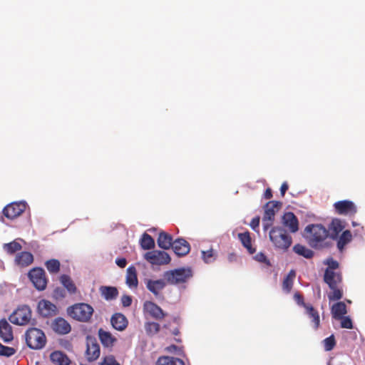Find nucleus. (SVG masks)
I'll return each instance as SVG.
<instances>
[{"instance_id":"57","label":"nucleus","mask_w":365,"mask_h":365,"mask_svg":"<svg viewBox=\"0 0 365 365\" xmlns=\"http://www.w3.org/2000/svg\"><path fill=\"white\" fill-rule=\"evenodd\" d=\"M351 224H352V226H353V227H356V226H359V223H357L356 222H354V221H353V222H351Z\"/></svg>"},{"instance_id":"52","label":"nucleus","mask_w":365,"mask_h":365,"mask_svg":"<svg viewBox=\"0 0 365 365\" xmlns=\"http://www.w3.org/2000/svg\"><path fill=\"white\" fill-rule=\"evenodd\" d=\"M272 224V220H264V217L262 218L263 228L265 231L271 227Z\"/></svg>"},{"instance_id":"36","label":"nucleus","mask_w":365,"mask_h":365,"mask_svg":"<svg viewBox=\"0 0 365 365\" xmlns=\"http://www.w3.org/2000/svg\"><path fill=\"white\" fill-rule=\"evenodd\" d=\"M101 292L102 296L106 300H112L115 299L118 294L117 289L113 287H102L101 288Z\"/></svg>"},{"instance_id":"3","label":"nucleus","mask_w":365,"mask_h":365,"mask_svg":"<svg viewBox=\"0 0 365 365\" xmlns=\"http://www.w3.org/2000/svg\"><path fill=\"white\" fill-rule=\"evenodd\" d=\"M163 277L167 283L178 285L187 282L192 277V271L190 267L178 268L164 272Z\"/></svg>"},{"instance_id":"56","label":"nucleus","mask_w":365,"mask_h":365,"mask_svg":"<svg viewBox=\"0 0 365 365\" xmlns=\"http://www.w3.org/2000/svg\"><path fill=\"white\" fill-rule=\"evenodd\" d=\"M272 195L271 190L269 188L267 189L264 192V197L267 199H269L272 197Z\"/></svg>"},{"instance_id":"15","label":"nucleus","mask_w":365,"mask_h":365,"mask_svg":"<svg viewBox=\"0 0 365 365\" xmlns=\"http://www.w3.org/2000/svg\"><path fill=\"white\" fill-rule=\"evenodd\" d=\"M143 309L145 312L155 319H162L166 315L163 310L153 302H145L143 304Z\"/></svg>"},{"instance_id":"45","label":"nucleus","mask_w":365,"mask_h":365,"mask_svg":"<svg viewBox=\"0 0 365 365\" xmlns=\"http://www.w3.org/2000/svg\"><path fill=\"white\" fill-rule=\"evenodd\" d=\"M323 343L324 345V349L326 351H331L335 345V340H334V336L331 335V336L326 338L323 341Z\"/></svg>"},{"instance_id":"4","label":"nucleus","mask_w":365,"mask_h":365,"mask_svg":"<svg viewBox=\"0 0 365 365\" xmlns=\"http://www.w3.org/2000/svg\"><path fill=\"white\" fill-rule=\"evenodd\" d=\"M68 313L73 319L80 322H88L93 313V307L85 303H79L70 307Z\"/></svg>"},{"instance_id":"39","label":"nucleus","mask_w":365,"mask_h":365,"mask_svg":"<svg viewBox=\"0 0 365 365\" xmlns=\"http://www.w3.org/2000/svg\"><path fill=\"white\" fill-rule=\"evenodd\" d=\"M4 251L9 254H13L16 251L21 249V245L16 240H14L9 243H6L3 245Z\"/></svg>"},{"instance_id":"49","label":"nucleus","mask_w":365,"mask_h":365,"mask_svg":"<svg viewBox=\"0 0 365 365\" xmlns=\"http://www.w3.org/2000/svg\"><path fill=\"white\" fill-rule=\"evenodd\" d=\"M121 302L123 307H129L132 303V298L130 296L124 295L121 298Z\"/></svg>"},{"instance_id":"40","label":"nucleus","mask_w":365,"mask_h":365,"mask_svg":"<svg viewBox=\"0 0 365 365\" xmlns=\"http://www.w3.org/2000/svg\"><path fill=\"white\" fill-rule=\"evenodd\" d=\"M46 267L49 272L57 273L60 269V262L57 259H50L46 262Z\"/></svg>"},{"instance_id":"55","label":"nucleus","mask_w":365,"mask_h":365,"mask_svg":"<svg viewBox=\"0 0 365 365\" xmlns=\"http://www.w3.org/2000/svg\"><path fill=\"white\" fill-rule=\"evenodd\" d=\"M168 350L169 351H171V352H173V351H178V354H179V352H180V349H179L176 346H175V345H172V346H170L168 347Z\"/></svg>"},{"instance_id":"10","label":"nucleus","mask_w":365,"mask_h":365,"mask_svg":"<svg viewBox=\"0 0 365 365\" xmlns=\"http://www.w3.org/2000/svg\"><path fill=\"white\" fill-rule=\"evenodd\" d=\"M334 207L339 215L353 216L357 212L356 205L354 202L348 200L336 202Z\"/></svg>"},{"instance_id":"33","label":"nucleus","mask_w":365,"mask_h":365,"mask_svg":"<svg viewBox=\"0 0 365 365\" xmlns=\"http://www.w3.org/2000/svg\"><path fill=\"white\" fill-rule=\"evenodd\" d=\"M98 336L103 345L107 347L112 346L115 341L114 337L110 332L101 329L98 331Z\"/></svg>"},{"instance_id":"11","label":"nucleus","mask_w":365,"mask_h":365,"mask_svg":"<svg viewBox=\"0 0 365 365\" xmlns=\"http://www.w3.org/2000/svg\"><path fill=\"white\" fill-rule=\"evenodd\" d=\"M294 298L298 304L304 306L306 309V314L310 319H312V321L314 323V327L317 329L319 325V316L318 312L313 308L312 305L304 304L301 295L299 293H295Z\"/></svg>"},{"instance_id":"47","label":"nucleus","mask_w":365,"mask_h":365,"mask_svg":"<svg viewBox=\"0 0 365 365\" xmlns=\"http://www.w3.org/2000/svg\"><path fill=\"white\" fill-rule=\"evenodd\" d=\"M341 327L345 329H352L353 324L349 317H342L341 319Z\"/></svg>"},{"instance_id":"23","label":"nucleus","mask_w":365,"mask_h":365,"mask_svg":"<svg viewBox=\"0 0 365 365\" xmlns=\"http://www.w3.org/2000/svg\"><path fill=\"white\" fill-rule=\"evenodd\" d=\"M34 261V257L31 253L29 252H22L16 255L15 262L21 267H27L31 264Z\"/></svg>"},{"instance_id":"28","label":"nucleus","mask_w":365,"mask_h":365,"mask_svg":"<svg viewBox=\"0 0 365 365\" xmlns=\"http://www.w3.org/2000/svg\"><path fill=\"white\" fill-rule=\"evenodd\" d=\"M157 242L158 245L163 250H168L173 242L172 237L164 232L159 234Z\"/></svg>"},{"instance_id":"32","label":"nucleus","mask_w":365,"mask_h":365,"mask_svg":"<svg viewBox=\"0 0 365 365\" xmlns=\"http://www.w3.org/2000/svg\"><path fill=\"white\" fill-rule=\"evenodd\" d=\"M157 365H185L184 361L178 358L162 356L157 361Z\"/></svg>"},{"instance_id":"20","label":"nucleus","mask_w":365,"mask_h":365,"mask_svg":"<svg viewBox=\"0 0 365 365\" xmlns=\"http://www.w3.org/2000/svg\"><path fill=\"white\" fill-rule=\"evenodd\" d=\"M0 336L5 342L13 339L11 326L5 319L0 320Z\"/></svg>"},{"instance_id":"26","label":"nucleus","mask_w":365,"mask_h":365,"mask_svg":"<svg viewBox=\"0 0 365 365\" xmlns=\"http://www.w3.org/2000/svg\"><path fill=\"white\" fill-rule=\"evenodd\" d=\"M352 240V235L348 230L344 231L337 239V248L342 252L346 245Z\"/></svg>"},{"instance_id":"16","label":"nucleus","mask_w":365,"mask_h":365,"mask_svg":"<svg viewBox=\"0 0 365 365\" xmlns=\"http://www.w3.org/2000/svg\"><path fill=\"white\" fill-rule=\"evenodd\" d=\"M282 203L277 201H270L264 206V215L263 216L264 220H272L277 212L279 211Z\"/></svg>"},{"instance_id":"31","label":"nucleus","mask_w":365,"mask_h":365,"mask_svg":"<svg viewBox=\"0 0 365 365\" xmlns=\"http://www.w3.org/2000/svg\"><path fill=\"white\" fill-rule=\"evenodd\" d=\"M238 238L250 254H253L255 249L252 247L251 237L249 232L238 234Z\"/></svg>"},{"instance_id":"7","label":"nucleus","mask_w":365,"mask_h":365,"mask_svg":"<svg viewBox=\"0 0 365 365\" xmlns=\"http://www.w3.org/2000/svg\"><path fill=\"white\" fill-rule=\"evenodd\" d=\"M144 258L152 264L163 265L170 262V257L165 251L153 250L144 255Z\"/></svg>"},{"instance_id":"1","label":"nucleus","mask_w":365,"mask_h":365,"mask_svg":"<svg viewBox=\"0 0 365 365\" xmlns=\"http://www.w3.org/2000/svg\"><path fill=\"white\" fill-rule=\"evenodd\" d=\"M329 231L321 224L308 225L304 229V237L308 244L314 249L327 246Z\"/></svg>"},{"instance_id":"29","label":"nucleus","mask_w":365,"mask_h":365,"mask_svg":"<svg viewBox=\"0 0 365 365\" xmlns=\"http://www.w3.org/2000/svg\"><path fill=\"white\" fill-rule=\"evenodd\" d=\"M347 312L346 304L339 302L334 304L331 307V314L334 319H339Z\"/></svg>"},{"instance_id":"53","label":"nucleus","mask_w":365,"mask_h":365,"mask_svg":"<svg viewBox=\"0 0 365 365\" xmlns=\"http://www.w3.org/2000/svg\"><path fill=\"white\" fill-rule=\"evenodd\" d=\"M227 259L230 262H234L237 260V256L235 253L232 252L227 255Z\"/></svg>"},{"instance_id":"6","label":"nucleus","mask_w":365,"mask_h":365,"mask_svg":"<svg viewBox=\"0 0 365 365\" xmlns=\"http://www.w3.org/2000/svg\"><path fill=\"white\" fill-rule=\"evenodd\" d=\"M31 319V310L26 305L18 307L9 317V321L14 324L24 326Z\"/></svg>"},{"instance_id":"34","label":"nucleus","mask_w":365,"mask_h":365,"mask_svg":"<svg viewBox=\"0 0 365 365\" xmlns=\"http://www.w3.org/2000/svg\"><path fill=\"white\" fill-rule=\"evenodd\" d=\"M293 251L298 255L302 256L307 259L312 258L314 255L313 251L307 248L306 246L302 245L300 244L295 245L293 247Z\"/></svg>"},{"instance_id":"46","label":"nucleus","mask_w":365,"mask_h":365,"mask_svg":"<svg viewBox=\"0 0 365 365\" xmlns=\"http://www.w3.org/2000/svg\"><path fill=\"white\" fill-rule=\"evenodd\" d=\"M254 259L257 261V262H259L265 264V265L267 266V267L271 265L270 262H269V260L267 258V257L265 256V255L263 252L257 253L254 257Z\"/></svg>"},{"instance_id":"22","label":"nucleus","mask_w":365,"mask_h":365,"mask_svg":"<svg viewBox=\"0 0 365 365\" xmlns=\"http://www.w3.org/2000/svg\"><path fill=\"white\" fill-rule=\"evenodd\" d=\"M51 361L56 365H69L71 360L68 356L61 351H55L50 355Z\"/></svg>"},{"instance_id":"44","label":"nucleus","mask_w":365,"mask_h":365,"mask_svg":"<svg viewBox=\"0 0 365 365\" xmlns=\"http://www.w3.org/2000/svg\"><path fill=\"white\" fill-rule=\"evenodd\" d=\"M15 354V349L12 347L5 346L0 343V355L11 356Z\"/></svg>"},{"instance_id":"41","label":"nucleus","mask_w":365,"mask_h":365,"mask_svg":"<svg viewBox=\"0 0 365 365\" xmlns=\"http://www.w3.org/2000/svg\"><path fill=\"white\" fill-rule=\"evenodd\" d=\"M331 291L328 293V298L330 301L339 300L342 297V292L338 288V285L334 287L330 288Z\"/></svg>"},{"instance_id":"18","label":"nucleus","mask_w":365,"mask_h":365,"mask_svg":"<svg viewBox=\"0 0 365 365\" xmlns=\"http://www.w3.org/2000/svg\"><path fill=\"white\" fill-rule=\"evenodd\" d=\"M52 327L55 332L60 334H66L71 329L69 323L61 317H58L53 321Z\"/></svg>"},{"instance_id":"21","label":"nucleus","mask_w":365,"mask_h":365,"mask_svg":"<svg viewBox=\"0 0 365 365\" xmlns=\"http://www.w3.org/2000/svg\"><path fill=\"white\" fill-rule=\"evenodd\" d=\"M324 281L329 285V288L334 287L338 285L341 280V274L339 272L335 271L325 270Z\"/></svg>"},{"instance_id":"43","label":"nucleus","mask_w":365,"mask_h":365,"mask_svg":"<svg viewBox=\"0 0 365 365\" xmlns=\"http://www.w3.org/2000/svg\"><path fill=\"white\" fill-rule=\"evenodd\" d=\"M324 264L327 265L326 270L335 271L339 268V262L333 258H328L324 261Z\"/></svg>"},{"instance_id":"50","label":"nucleus","mask_w":365,"mask_h":365,"mask_svg":"<svg viewBox=\"0 0 365 365\" xmlns=\"http://www.w3.org/2000/svg\"><path fill=\"white\" fill-rule=\"evenodd\" d=\"M259 220H260V219H259V217H254V218L252 220V221H251V222H250V227H252V229L253 230L256 231V230H257V228H258V227H259Z\"/></svg>"},{"instance_id":"17","label":"nucleus","mask_w":365,"mask_h":365,"mask_svg":"<svg viewBox=\"0 0 365 365\" xmlns=\"http://www.w3.org/2000/svg\"><path fill=\"white\" fill-rule=\"evenodd\" d=\"M175 253L178 256L187 255L190 250L189 243L184 239H177L173 241L171 246Z\"/></svg>"},{"instance_id":"2","label":"nucleus","mask_w":365,"mask_h":365,"mask_svg":"<svg viewBox=\"0 0 365 365\" xmlns=\"http://www.w3.org/2000/svg\"><path fill=\"white\" fill-rule=\"evenodd\" d=\"M269 237L274 248L283 252L287 251L292 243V237L279 226L272 227Z\"/></svg>"},{"instance_id":"5","label":"nucleus","mask_w":365,"mask_h":365,"mask_svg":"<svg viewBox=\"0 0 365 365\" xmlns=\"http://www.w3.org/2000/svg\"><path fill=\"white\" fill-rule=\"evenodd\" d=\"M27 345L33 349H42L46 344V336L39 329L31 328L26 332Z\"/></svg>"},{"instance_id":"37","label":"nucleus","mask_w":365,"mask_h":365,"mask_svg":"<svg viewBox=\"0 0 365 365\" xmlns=\"http://www.w3.org/2000/svg\"><path fill=\"white\" fill-rule=\"evenodd\" d=\"M140 244L143 250H150L155 247L153 238L147 233H144L140 240Z\"/></svg>"},{"instance_id":"27","label":"nucleus","mask_w":365,"mask_h":365,"mask_svg":"<svg viewBox=\"0 0 365 365\" xmlns=\"http://www.w3.org/2000/svg\"><path fill=\"white\" fill-rule=\"evenodd\" d=\"M344 222L339 219H334L330 225L331 237L336 238L338 235L344 229Z\"/></svg>"},{"instance_id":"30","label":"nucleus","mask_w":365,"mask_h":365,"mask_svg":"<svg viewBox=\"0 0 365 365\" xmlns=\"http://www.w3.org/2000/svg\"><path fill=\"white\" fill-rule=\"evenodd\" d=\"M217 252L212 247L207 250H201V259L205 264H212L217 259Z\"/></svg>"},{"instance_id":"25","label":"nucleus","mask_w":365,"mask_h":365,"mask_svg":"<svg viewBox=\"0 0 365 365\" xmlns=\"http://www.w3.org/2000/svg\"><path fill=\"white\" fill-rule=\"evenodd\" d=\"M86 356L88 359L91 361L96 360L100 356L99 345L94 342H88Z\"/></svg>"},{"instance_id":"9","label":"nucleus","mask_w":365,"mask_h":365,"mask_svg":"<svg viewBox=\"0 0 365 365\" xmlns=\"http://www.w3.org/2000/svg\"><path fill=\"white\" fill-rule=\"evenodd\" d=\"M27 203L26 201L13 202L6 205L4 210V215L9 219H14L20 216L26 210Z\"/></svg>"},{"instance_id":"35","label":"nucleus","mask_w":365,"mask_h":365,"mask_svg":"<svg viewBox=\"0 0 365 365\" xmlns=\"http://www.w3.org/2000/svg\"><path fill=\"white\" fill-rule=\"evenodd\" d=\"M295 276V272L294 270H291L287 276L284 279L282 289L284 292L289 293L291 291Z\"/></svg>"},{"instance_id":"42","label":"nucleus","mask_w":365,"mask_h":365,"mask_svg":"<svg viewBox=\"0 0 365 365\" xmlns=\"http://www.w3.org/2000/svg\"><path fill=\"white\" fill-rule=\"evenodd\" d=\"M145 329L148 334H155L160 331V324L156 322H148L145 325Z\"/></svg>"},{"instance_id":"13","label":"nucleus","mask_w":365,"mask_h":365,"mask_svg":"<svg viewBox=\"0 0 365 365\" xmlns=\"http://www.w3.org/2000/svg\"><path fill=\"white\" fill-rule=\"evenodd\" d=\"M38 311L39 314L43 317L54 316L58 312L56 306L46 299L39 301L38 304Z\"/></svg>"},{"instance_id":"24","label":"nucleus","mask_w":365,"mask_h":365,"mask_svg":"<svg viewBox=\"0 0 365 365\" xmlns=\"http://www.w3.org/2000/svg\"><path fill=\"white\" fill-rule=\"evenodd\" d=\"M126 284L130 288H135L138 286V281L137 277L136 269L133 266H130L126 271Z\"/></svg>"},{"instance_id":"38","label":"nucleus","mask_w":365,"mask_h":365,"mask_svg":"<svg viewBox=\"0 0 365 365\" xmlns=\"http://www.w3.org/2000/svg\"><path fill=\"white\" fill-rule=\"evenodd\" d=\"M60 281L70 293H74L76 292V286L68 276L65 274L62 275L60 278Z\"/></svg>"},{"instance_id":"48","label":"nucleus","mask_w":365,"mask_h":365,"mask_svg":"<svg viewBox=\"0 0 365 365\" xmlns=\"http://www.w3.org/2000/svg\"><path fill=\"white\" fill-rule=\"evenodd\" d=\"M101 365H120L113 356H107L104 358Z\"/></svg>"},{"instance_id":"54","label":"nucleus","mask_w":365,"mask_h":365,"mask_svg":"<svg viewBox=\"0 0 365 365\" xmlns=\"http://www.w3.org/2000/svg\"><path fill=\"white\" fill-rule=\"evenodd\" d=\"M287 189H288L287 183V182L282 183V185L280 187V192H281L282 195H284L285 194Z\"/></svg>"},{"instance_id":"19","label":"nucleus","mask_w":365,"mask_h":365,"mask_svg":"<svg viewBox=\"0 0 365 365\" xmlns=\"http://www.w3.org/2000/svg\"><path fill=\"white\" fill-rule=\"evenodd\" d=\"M113 327L118 331L124 330L128 326V320L126 317L120 313L113 314L110 319Z\"/></svg>"},{"instance_id":"51","label":"nucleus","mask_w":365,"mask_h":365,"mask_svg":"<svg viewBox=\"0 0 365 365\" xmlns=\"http://www.w3.org/2000/svg\"><path fill=\"white\" fill-rule=\"evenodd\" d=\"M115 263L118 267L123 268L126 266L127 261L125 258H117L115 259Z\"/></svg>"},{"instance_id":"8","label":"nucleus","mask_w":365,"mask_h":365,"mask_svg":"<svg viewBox=\"0 0 365 365\" xmlns=\"http://www.w3.org/2000/svg\"><path fill=\"white\" fill-rule=\"evenodd\" d=\"M28 275L30 280L38 290H44L46 289L47 279L43 269L39 267L34 268L29 272Z\"/></svg>"},{"instance_id":"12","label":"nucleus","mask_w":365,"mask_h":365,"mask_svg":"<svg viewBox=\"0 0 365 365\" xmlns=\"http://www.w3.org/2000/svg\"><path fill=\"white\" fill-rule=\"evenodd\" d=\"M144 283L146 288L156 297L160 295V292L166 286V280H165V278L159 279H145Z\"/></svg>"},{"instance_id":"14","label":"nucleus","mask_w":365,"mask_h":365,"mask_svg":"<svg viewBox=\"0 0 365 365\" xmlns=\"http://www.w3.org/2000/svg\"><path fill=\"white\" fill-rule=\"evenodd\" d=\"M282 223L292 233H295L299 230L298 219L291 212L284 213L282 219Z\"/></svg>"}]
</instances>
